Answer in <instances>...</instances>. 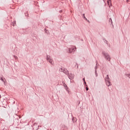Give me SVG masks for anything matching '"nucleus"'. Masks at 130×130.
Returning <instances> with one entry per match:
<instances>
[{
  "instance_id": "obj_2",
  "label": "nucleus",
  "mask_w": 130,
  "mask_h": 130,
  "mask_svg": "<svg viewBox=\"0 0 130 130\" xmlns=\"http://www.w3.org/2000/svg\"><path fill=\"white\" fill-rule=\"evenodd\" d=\"M46 59L49 63H50L52 66H54V62H53V59L50 56L47 55Z\"/></svg>"
},
{
  "instance_id": "obj_23",
  "label": "nucleus",
  "mask_w": 130,
  "mask_h": 130,
  "mask_svg": "<svg viewBox=\"0 0 130 130\" xmlns=\"http://www.w3.org/2000/svg\"><path fill=\"white\" fill-rule=\"evenodd\" d=\"M83 80L84 82H85V78H83Z\"/></svg>"
},
{
  "instance_id": "obj_5",
  "label": "nucleus",
  "mask_w": 130,
  "mask_h": 130,
  "mask_svg": "<svg viewBox=\"0 0 130 130\" xmlns=\"http://www.w3.org/2000/svg\"><path fill=\"white\" fill-rule=\"evenodd\" d=\"M67 76L69 78V79H70V80H73V79H74V77H75V75L74 74L72 73H69L67 74Z\"/></svg>"
},
{
  "instance_id": "obj_8",
  "label": "nucleus",
  "mask_w": 130,
  "mask_h": 130,
  "mask_svg": "<svg viewBox=\"0 0 130 130\" xmlns=\"http://www.w3.org/2000/svg\"><path fill=\"white\" fill-rule=\"evenodd\" d=\"M107 3H108V5L109 6V7H110V6H112L111 1H108Z\"/></svg>"
},
{
  "instance_id": "obj_29",
  "label": "nucleus",
  "mask_w": 130,
  "mask_h": 130,
  "mask_svg": "<svg viewBox=\"0 0 130 130\" xmlns=\"http://www.w3.org/2000/svg\"><path fill=\"white\" fill-rule=\"evenodd\" d=\"M34 130H35V129H34Z\"/></svg>"
},
{
  "instance_id": "obj_16",
  "label": "nucleus",
  "mask_w": 130,
  "mask_h": 130,
  "mask_svg": "<svg viewBox=\"0 0 130 130\" xmlns=\"http://www.w3.org/2000/svg\"><path fill=\"white\" fill-rule=\"evenodd\" d=\"M105 79H110V78H109V75H107V77H106Z\"/></svg>"
},
{
  "instance_id": "obj_15",
  "label": "nucleus",
  "mask_w": 130,
  "mask_h": 130,
  "mask_svg": "<svg viewBox=\"0 0 130 130\" xmlns=\"http://www.w3.org/2000/svg\"><path fill=\"white\" fill-rule=\"evenodd\" d=\"M95 77H98V74H97V71H94Z\"/></svg>"
},
{
  "instance_id": "obj_26",
  "label": "nucleus",
  "mask_w": 130,
  "mask_h": 130,
  "mask_svg": "<svg viewBox=\"0 0 130 130\" xmlns=\"http://www.w3.org/2000/svg\"><path fill=\"white\" fill-rule=\"evenodd\" d=\"M126 2H128V0H127Z\"/></svg>"
},
{
  "instance_id": "obj_25",
  "label": "nucleus",
  "mask_w": 130,
  "mask_h": 130,
  "mask_svg": "<svg viewBox=\"0 0 130 130\" xmlns=\"http://www.w3.org/2000/svg\"><path fill=\"white\" fill-rule=\"evenodd\" d=\"M0 98H2V95H1V94H0Z\"/></svg>"
},
{
  "instance_id": "obj_19",
  "label": "nucleus",
  "mask_w": 130,
  "mask_h": 130,
  "mask_svg": "<svg viewBox=\"0 0 130 130\" xmlns=\"http://www.w3.org/2000/svg\"><path fill=\"white\" fill-rule=\"evenodd\" d=\"M126 76H127V77L128 78H129V79H130V74H127Z\"/></svg>"
},
{
  "instance_id": "obj_9",
  "label": "nucleus",
  "mask_w": 130,
  "mask_h": 130,
  "mask_svg": "<svg viewBox=\"0 0 130 130\" xmlns=\"http://www.w3.org/2000/svg\"><path fill=\"white\" fill-rule=\"evenodd\" d=\"M0 80L1 81H3V82H4V84H5V83H6V82H5V80H4V78H3V77L1 76H0Z\"/></svg>"
},
{
  "instance_id": "obj_6",
  "label": "nucleus",
  "mask_w": 130,
  "mask_h": 130,
  "mask_svg": "<svg viewBox=\"0 0 130 130\" xmlns=\"http://www.w3.org/2000/svg\"><path fill=\"white\" fill-rule=\"evenodd\" d=\"M62 84H63V87H64V89L66 90V91L67 92H68V93H70V90H69V87H68V85H67V84H66L64 82H62Z\"/></svg>"
},
{
  "instance_id": "obj_20",
  "label": "nucleus",
  "mask_w": 130,
  "mask_h": 130,
  "mask_svg": "<svg viewBox=\"0 0 130 130\" xmlns=\"http://www.w3.org/2000/svg\"><path fill=\"white\" fill-rule=\"evenodd\" d=\"M86 91H88L89 90V88H88V87H86Z\"/></svg>"
},
{
  "instance_id": "obj_11",
  "label": "nucleus",
  "mask_w": 130,
  "mask_h": 130,
  "mask_svg": "<svg viewBox=\"0 0 130 130\" xmlns=\"http://www.w3.org/2000/svg\"><path fill=\"white\" fill-rule=\"evenodd\" d=\"M82 17L83 19H84V20H86V21H87V18H86V16H85V14H83Z\"/></svg>"
},
{
  "instance_id": "obj_21",
  "label": "nucleus",
  "mask_w": 130,
  "mask_h": 130,
  "mask_svg": "<svg viewBox=\"0 0 130 130\" xmlns=\"http://www.w3.org/2000/svg\"><path fill=\"white\" fill-rule=\"evenodd\" d=\"M86 84H87V83H86V81H84V84H85L86 86H87Z\"/></svg>"
},
{
  "instance_id": "obj_1",
  "label": "nucleus",
  "mask_w": 130,
  "mask_h": 130,
  "mask_svg": "<svg viewBox=\"0 0 130 130\" xmlns=\"http://www.w3.org/2000/svg\"><path fill=\"white\" fill-rule=\"evenodd\" d=\"M102 54L104 55V58L108 60V61H110L111 58L110 57V55L109 54L105 51L102 52Z\"/></svg>"
},
{
  "instance_id": "obj_18",
  "label": "nucleus",
  "mask_w": 130,
  "mask_h": 130,
  "mask_svg": "<svg viewBox=\"0 0 130 130\" xmlns=\"http://www.w3.org/2000/svg\"><path fill=\"white\" fill-rule=\"evenodd\" d=\"M105 43H106V44H108V41H107V40H105Z\"/></svg>"
},
{
  "instance_id": "obj_27",
  "label": "nucleus",
  "mask_w": 130,
  "mask_h": 130,
  "mask_svg": "<svg viewBox=\"0 0 130 130\" xmlns=\"http://www.w3.org/2000/svg\"><path fill=\"white\" fill-rule=\"evenodd\" d=\"M87 22H90V21H89V20H87Z\"/></svg>"
},
{
  "instance_id": "obj_3",
  "label": "nucleus",
  "mask_w": 130,
  "mask_h": 130,
  "mask_svg": "<svg viewBox=\"0 0 130 130\" xmlns=\"http://www.w3.org/2000/svg\"><path fill=\"white\" fill-rule=\"evenodd\" d=\"M76 47L72 46L70 48H68L69 53H74L75 52V49H76Z\"/></svg>"
},
{
  "instance_id": "obj_12",
  "label": "nucleus",
  "mask_w": 130,
  "mask_h": 130,
  "mask_svg": "<svg viewBox=\"0 0 130 130\" xmlns=\"http://www.w3.org/2000/svg\"><path fill=\"white\" fill-rule=\"evenodd\" d=\"M109 21L110 24H111L112 25V19L111 18H110Z\"/></svg>"
},
{
  "instance_id": "obj_13",
  "label": "nucleus",
  "mask_w": 130,
  "mask_h": 130,
  "mask_svg": "<svg viewBox=\"0 0 130 130\" xmlns=\"http://www.w3.org/2000/svg\"><path fill=\"white\" fill-rule=\"evenodd\" d=\"M97 69H98V66H97V63H96V66L94 68V71H97Z\"/></svg>"
},
{
  "instance_id": "obj_4",
  "label": "nucleus",
  "mask_w": 130,
  "mask_h": 130,
  "mask_svg": "<svg viewBox=\"0 0 130 130\" xmlns=\"http://www.w3.org/2000/svg\"><path fill=\"white\" fill-rule=\"evenodd\" d=\"M60 72H62V73L65 74V75H68V74H69V71H68V70L66 68H61Z\"/></svg>"
},
{
  "instance_id": "obj_7",
  "label": "nucleus",
  "mask_w": 130,
  "mask_h": 130,
  "mask_svg": "<svg viewBox=\"0 0 130 130\" xmlns=\"http://www.w3.org/2000/svg\"><path fill=\"white\" fill-rule=\"evenodd\" d=\"M106 84L108 87H109V86H111V82H110V79H105Z\"/></svg>"
},
{
  "instance_id": "obj_14",
  "label": "nucleus",
  "mask_w": 130,
  "mask_h": 130,
  "mask_svg": "<svg viewBox=\"0 0 130 130\" xmlns=\"http://www.w3.org/2000/svg\"><path fill=\"white\" fill-rule=\"evenodd\" d=\"M12 25L13 26H16V21H13V22H12Z\"/></svg>"
},
{
  "instance_id": "obj_22",
  "label": "nucleus",
  "mask_w": 130,
  "mask_h": 130,
  "mask_svg": "<svg viewBox=\"0 0 130 130\" xmlns=\"http://www.w3.org/2000/svg\"><path fill=\"white\" fill-rule=\"evenodd\" d=\"M62 11H61V10H60V11H59V13H62Z\"/></svg>"
},
{
  "instance_id": "obj_10",
  "label": "nucleus",
  "mask_w": 130,
  "mask_h": 130,
  "mask_svg": "<svg viewBox=\"0 0 130 130\" xmlns=\"http://www.w3.org/2000/svg\"><path fill=\"white\" fill-rule=\"evenodd\" d=\"M72 121H73V122H76L77 121V118H73V119H72Z\"/></svg>"
},
{
  "instance_id": "obj_17",
  "label": "nucleus",
  "mask_w": 130,
  "mask_h": 130,
  "mask_svg": "<svg viewBox=\"0 0 130 130\" xmlns=\"http://www.w3.org/2000/svg\"><path fill=\"white\" fill-rule=\"evenodd\" d=\"M14 57L15 58V59H16V60H17L18 59V56H16V55H14Z\"/></svg>"
},
{
  "instance_id": "obj_24",
  "label": "nucleus",
  "mask_w": 130,
  "mask_h": 130,
  "mask_svg": "<svg viewBox=\"0 0 130 130\" xmlns=\"http://www.w3.org/2000/svg\"><path fill=\"white\" fill-rule=\"evenodd\" d=\"M25 16H27V13H25Z\"/></svg>"
},
{
  "instance_id": "obj_28",
  "label": "nucleus",
  "mask_w": 130,
  "mask_h": 130,
  "mask_svg": "<svg viewBox=\"0 0 130 130\" xmlns=\"http://www.w3.org/2000/svg\"><path fill=\"white\" fill-rule=\"evenodd\" d=\"M37 129H38V128L36 129V130H37Z\"/></svg>"
}]
</instances>
